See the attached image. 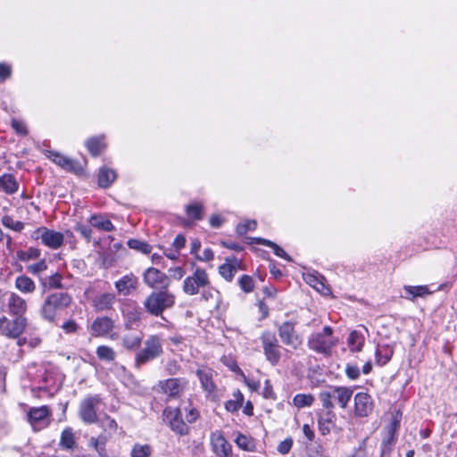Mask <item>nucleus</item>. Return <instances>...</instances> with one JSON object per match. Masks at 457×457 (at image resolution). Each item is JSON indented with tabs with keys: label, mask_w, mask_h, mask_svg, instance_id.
<instances>
[{
	"label": "nucleus",
	"mask_w": 457,
	"mask_h": 457,
	"mask_svg": "<svg viewBox=\"0 0 457 457\" xmlns=\"http://www.w3.org/2000/svg\"><path fill=\"white\" fill-rule=\"evenodd\" d=\"M268 246L273 249V252L277 256L283 258L288 262L292 261L291 257L284 251V249H282L279 245H278L274 242L271 241V244H269Z\"/></svg>",
	"instance_id": "57"
},
{
	"label": "nucleus",
	"mask_w": 457,
	"mask_h": 457,
	"mask_svg": "<svg viewBox=\"0 0 457 457\" xmlns=\"http://www.w3.org/2000/svg\"><path fill=\"white\" fill-rule=\"evenodd\" d=\"M152 453L153 449L150 445L137 443L131 449L130 457H150Z\"/></svg>",
	"instance_id": "40"
},
{
	"label": "nucleus",
	"mask_w": 457,
	"mask_h": 457,
	"mask_svg": "<svg viewBox=\"0 0 457 457\" xmlns=\"http://www.w3.org/2000/svg\"><path fill=\"white\" fill-rule=\"evenodd\" d=\"M403 290L405 293L403 297L411 301H414L417 297H423L429 294L427 286H404Z\"/></svg>",
	"instance_id": "32"
},
{
	"label": "nucleus",
	"mask_w": 457,
	"mask_h": 457,
	"mask_svg": "<svg viewBox=\"0 0 457 457\" xmlns=\"http://www.w3.org/2000/svg\"><path fill=\"white\" fill-rule=\"evenodd\" d=\"M116 179V172L107 167H102L98 173V185L103 188L109 187Z\"/></svg>",
	"instance_id": "28"
},
{
	"label": "nucleus",
	"mask_w": 457,
	"mask_h": 457,
	"mask_svg": "<svg viewBox=\"0 0 457 457\" xmlns=\"http://www.w3.org/2000/svg\"><path fill=\"white\" fill-rule=\"evenodd\" d=\"M304 280L307 284L324 295H328L331 293L330 288L325 284L324 278L319 274H306L304 276Z\"/></svg>",
	"instance_id": "25"
},
{
	"label": "nucleus",
	"mask_w": 457,
	"mask_h": 457,
	"mask_svg": "<svg viewBox=\"0 0 457 457\" xmlns=\"http://www.w3.org/2000/svg\"><path fill=\"white\" fill-rule=\"evenodd\" d=\"M73 303V296L67 291H53L44 297L39 309L42 320L56 324L57 318Z\"/></svg>",
	"instance_id": "1"
},
{
	"label": "nucleus",
	"mask_w": 457,
	"mask_h": 457,
	"mask_svg": "<svg viewBox=\"0 0 457 457\" xmlns=\"http://www.w3.org/2000/svg\"><path fill=\"white\" fill-rule=\"evenodd\" d=\"M243 401V394L239 390H237L233 394V399L226 402L225 408L229 412H235L242 406Z\"/></svg>",
	"instance_id": "39"
},
{
	"label": "nucleus",
	"mask_w": 457,
	"mask_h": 457,
	"mask_svg": "<svg viewBox=\"0 0 457 457\" xmlns=\"http://www.w3.org/2000/svg\"><path fill=\"white\" fill-rule=\"evenodd\" d=\"M241 268V262L236 257L227 258L226 262L219 267L220 275L227 281H232L237 271Z\"/></svg>",
	"instance_id": "20"
},
{
	"label": "nucleus",
	"mask_w": 457,
	"mask_h": 457,
	"mask_svg": "<svg viewBox=\"0 0 457 457\" xmlns=\"http://www.w3.org/2000/svg\"><path fill=\"white\" fill-rule=\"evenodd\" d=\"M209 286H211V281L206 270L202 268H196L191 276L184 279L183 292L188 295H195Z\"/></svg>",
	"instance_id": "5"
},
{
	"label": "nucleus",
	"mask_w": 457,
	"mask_h": 457,
	"mask_svg": "<svg viewBox=\"0 0 457 457\" xmlns=\"http://www.w3.org/2000/svg\"><path fill=\"white\" fill-rule=\"evenodd\" d=\"M109 438L110 436L105 433L100 434L96 437L92 436L88 441V445L97 452L99 457H109L105 448Z\"/></svg>",
	"instance_id": "26"
},
{
	"label": "nucleus",
	"mask_w": 457,
	"mask_h": 457,
	"mask_svg": "<svg viewBox=\"0 0 457 457\" xmlns=\"http://www.w3.org/2000/svg\"><path fill=\"white\" fill-rule=\"evenodd\" d=\"M15 287L24 294H31L36 290L35 282L26 275H21L16 278Z\"/></svg>",
	"instance_id": "33"
},
{
	"label": "nucleus",
	"mask_w": 457,
	"mask_h": 457,
	"mask_svg": "<svg viewBox=\"0 0 457 457\" xmlns=\"http://www.w3.org/2000/svg\"><path fill=\"white\" fill-rule=\"evenodd\" d=\"M128 246L131 249H134L137 252L143 253L145 254H148L152 251V246L145 241H141L138 239H129L128 241Z\"/></svg>",
	"instance_id": "43"
},
{
	"label": "nucleus",
	"mask_w": 457,
	"mask_h": 457,
	"mask_svg": "<svg viewBox=\"0 0 457 457\" xmlns=\"http://www.w3.org/2000/svg\"><path fill=\"white\" fill-rule=\"evenodd\" d=\"M64 242V237L61 232L46 228L45 235L42 236V244L53 250L60 248Z\"/></svg>",
	"instance_id": "21"
},
{
	"label": "nucleus",
	"mask_w": 457,
	"mask_h": 457,
	"mask_svg": "<svg viewBox=\"0 0 457 457\" xmlns=\"http://www.w3.org/2000/svg\"><path fill=\"white\" fill-rule=\"evenodd\" d=\"M39 377V382L43 384V386H40V389L46 390L49 383L53 380L51 372L44 370V372Z\"/></svg>",
	"instance_id": "61"
},
{
	"label": "nucleus",
	"mask_w": 457,
	"mask_h": 457,
	"mask_svg": "<svg viewBox=\"0 0 457 457\" xmlns=\"http://www.w3.org/2000/svg\"><path fill=\"white\" fill-rule=\"evenodd\" d=\"M313 401L314 397L311 394H297L293 399V403L297 408L311 406Z\"/></svg>",
	"instance_id": "44"
},
{
	"label": "nucleus",
	"mask_w": 457,
	"mask_h": 457,
	"mask_svg": "<svg viewBox=\"0 0 457 457\" xmlns=\"http://www.w3.org/2000/svg\"><path fill=\"white\" fill-rule=\"evenodd\" d=\"M196 375L201 382L203 389L208 393H212L215 389V385L212 381V377L210 371L204 370H197Z\"/></svg>",
	"instance_id": "35"
},
{
	"label": "nucleus",
	"mask_w": 457,
	"mask_h": 457,
	"mask_svg": "<svg viewBox=\"0 0 457 457\" xmlns=\"http://www.w3.org/2000/svg\"><path fill=\"white\" fill-rule=\"evenodd\" d=\"M6 301L11 314L23 316L27 310L26 301L15 293L7 294Z\"/></svg>",
	"instance_id": "19"
},
{
	"label": "nucleus",
	"mask_w": 457,
	"mask_h": 457,
	"mask_svg": "<svg viewBox=\"0 0 457 457\" xmlns=\"http://www.w3.org/2000/svg\"><path fill=\"white\" fill-rule=\"evenodd\" d=\"M12 67L6 63H0V80L4 81L11 77Z\"/></svg>",
	"instance_id": "59"
},
{
	"label": "nucleus",
	"mask_w": 457,
	"mask_h": 457,
	"mask_svg": "<svg viewBox=\"0 0 457 457\" xmlns=\"http://www.w3.org/2000/svg\"><path fill=\"white\" fill-rule=\"evenodd\" d=\"M262 345L266 360L273 366L277 365L281 358V346L274 332L264 331L261 336Z\"/></svg>",
	"instance_id": "7"
},
{
	"label": "nucleus",
	"mask_w": 457,
	"mask_h": 457,
	"mask_svg": "<svg viewBox=\"0 0 457 457\" xmlns=\"http://www.w3.org/2000/svg\"><path fill=\"white\" fill-rule=\"evenodd\" d=\"M62 275L59 272H55L54 274L49 276L41 283L44 292L47 290L63 289L64 287L62 284Z\"/></svg>",
	"instance_id": "31"
},
{
	"label": "nucleus",
	"mask_w": 457,
	"mask_h": 457,
	"mask_svg": "<svg viewBox=\"0 0 457 457\" xmlns=\"http://www.w3.org/2000/svg\"><path fill=\"white\" fill-rule=\"evenodd\" d=\"M332 396L342 409H345L353 396V390L347 386H331Z\"/></svg>",
	"instance_id": "22"
},
{
	"label": "nucleus",
	"mask_w": 457,
	"mask_h": 457,
	"mask_svg": "<svg viewBox=\"0 0 457 457\" xmlns=\"http://www.w3.org/2000/svg\"><path fill=\"white\" fill-rule=\"evenodd\" d=\"M353 413L357 418L369 417L374 411L375 403L367 392H359L354 395Z\"/></svg>",
	"instance_id": "11"
},
{
	"label": "nucleus",
	"mask_w": 457,
	"mask_h": 457,
	"mask_svg": "<svg viewBox=\"0 0 457 457\" xmlns=\"http://www.w3.org/2000/svg\"><path fill=\"white\" fill-rule=\"evenodd\" d=\"M137 285V278L133 273H129L115 282V288L120 295L126 296L130 295L132 291L136 290Z\"/></svg>",
	"instance_id": "17"
},
{
	"label": "nucleus",
	"mask_w": 457,
	"mask_h": 457,
	"mask_svg": "<svg viewBox=\"0 0 457 457\" xmlns=\"http://www.w3.org/2000/svg\"><path fill=\"white\" fill-rule=\"evenodd\" d=\"M114 328L113 320L109 317L96 318L90 327L91 335L95 337H104Z\"/></svg>",
	"instance_id": "16"
},
{
	"label": "nucleus",
	"mask_w": 457,
	"mask_h": 457,
	"mask_svg": "<svg viewBox=\"0 0 457 457\" xmlns=\"http://www.w3.org/2000/svg\"><path fill=\"white\" fill-rule=\"evenodd\" d=\"M51 159L52 161L57 164L58 166L62 167L63 170L74 173H80L82 172L83 169L79 163V162L70 159L59 153H51Z\"/></svg>",
	"instance_id": "18"
},
{
	"label": "nucleus",
	"mask_w": 457,
	"mask_h": 457,
	"mask_svg": "<svg viewBox=\"0 0 457 457\" xmlns=\"http://www.w3.org/2000/svg\"><path fill=\"white\" fill-rule=\"evenodd\" d=\"M88 221L91 227L102 231L111 232L115 229L112 222L102 214L92 215Z\"/></svg>",
	"instance_id": "27"
},
{
	"label": "nucleus",
	"mask_w": 457,
	"mask_h": 457,
	"mask_svg": "<svg viewBox=\"0 0 457 457\" xmlns=\"http://www.w3.org/2000/svg\"><path fill=\"white\" fill-rule=\"evenodd\" d=\"M27 326V320L23 316L16 317L10 320L4 317L3 335L11 338H17L23 333Z\"/></svg>",
	"instance_id": "13"
},
{
	"label": "nucleus",
	"mask_w": 457,
	"mask_h": 457,
	"mask_svg": "<svg viewBox=\"0 0 457 457\" xmlns=\"http://www.w3.org/2000/svg\"><path fill=\"white\" fill-rule=\"evenodd\" d=\"M333 417L334 416H328L326 419L320 418L319 420V429L322 435H327L330 432L328 423H331Z\"/></svg>",
	"instance_id": "55"
},
{
	"label": "nucleus",
	"mask_w": 457,
	"mask_h": 457,
	"mask_svg": "<svg viewBox=\"0 0 457 457\" xmlns=\"http://www.w3.org/2000/svg\"><path fill=\"white\" fill-rule=\"evenodd\" d=\"M97 357L105 361H113L116 357L114 350L107 345H100L96 348V352Z\"/></svg>",
	"instance_id": "42"
},
{
	"label": "nucleus",
	"mask_w": 457,
	"mask_h": 457,
	"mask_svg": "<svg viewBox=\"0 0 457 457\" xmlns=\"http://www.w3.org/2000/svg\"><path fill=\"white\" fill-rule=\"evenodd\" d=\"M141 319V312L137 309L128 311L126 312V327L129 329L137 325Z\"/></svg>",
	"instance_id": "47"
},
{
	"label": "nucleus",
	"mask_w": 457,
	"mask_h": 457,
	"mask_svg": "<svg viewBox=\"0 0 457 457\" xmlns=\"http://www.w3.org/2000/svg\"><path fill=\"white\" fill-rule=\"evenodd\" d=\"M296 321H285L278 326V336L282 343L293 349H297L303 344L302 337L295 330Z\"/></svg>",
	"instance_id": "9"
},
{
	"label": "nucleus",
	"mask_w": 457,
	"mask_h": 457,
	"mask_svg": "<svg viewBox=\"0 0 457 457\" xmlns=\"http://www.w3.org/2000/svg\"><path fill=\"white\" fill-rule=\"evenodd\" d=\"M143 280L149 287L160 290L168 289L170 284V279L165 273L153 267L145 270Z\"/></svg>",
	"instance_id": "10"
},
{
	"label": "nucleus",
	"mask_w": 457,
	"mask_h": 457,
	"mask_svg": "<svg viewBox=\"0 0 457 457\" xmlns=\"http://www.w3.org/2000/svg\"><path fill=\"white\" fill-rule=\"evenodd\" d=\"M293 445L292 438H286L282 442H280L278 445V452L281 454H287L290 452Z\"/></svg>",
	"instance_id": "56"
},
{
	"label": "nucleus",
	"mask_w": 457,
	"mask_h": 457,
	"mask_svg": "<svg viewBox=\"0 0 457 457\" xmlns=\"http://www.w3.org/2000/svg\"><path fill=\"white\" fill-rule=\"evenodd\" d=\"M17 259L21 262H29L40 257L41 251L38 248L29 247L28 250H20L16 253Z\"/></svg>",
	"instance_id": "41"
},
{
	"label": "nucleus",
	"mask_w": 457,
	"mask_h": 457,
	"mask_svg": "<svg viewBox=\"0 0 457 457\" xmlns=\"http://www.w3.org/2000/svg\"><path fill=\"white\" fill-rule=\"evenodd\" d=\"M2 224L14 231L21 232L24 228V223L21 221H15L9 215H4L2 217Z\"/></svg>",
	"instance_id": "48"
},
{
	"label": "nucleus",
	"mask_w": 457,
	"mask_h": 457,
	"mask_svg": "<svg viewBox=\"0 0 457 457\" xmlns=\"http://www.w3.org/2000/svg\"><path fill=\"white\" fill-rule=\"evenodd\" d=\"M345 373L350 379H357L360 376L359 367L357 365H347Z\"/></svg>",
	"instance_id": "58"
},
{
	"label": "nucleus",
	"mask_w": 457,
	"mask_h": 457,
	"mask_svg": "<svg viewBox=\"0 0 457 457\" xmlns=\"http://www.w3.org/2000/svg\"><path fill=\"white\" fill-rule=\"evenodd\" d=\"M204 205L201 203H193L186 206V212L192 220L203 219Z\"/></svg>",
	"instance_id": "37"
},
{
	"label": "nucleus",
	"mask_w": 457,
	"mask_h": 457,
	"mask_svg": "<svg viewBox=\"0 0 457 457\" xmlns=\"http://www.w3.org/2000/svg\"><path fill=\"white\" fill-rule=\"evenodd\" d=\"M184 409L187 411L186 419L188 423L195 422L200 417V413L195 408H190L188 411L186 407Z\"/></svg>",
	"instance_id": "60"
},
{
	"label": "nucleus",
	"mask_w": 457,
	"mask_h": 457,
	"mask_svg": "<svg viewBox=\"0 0 457 457\" xmlns=\"http://www.w3.org/2000/svg\"><path fill=\"white\" fill-rule=\"evenodd\" d=\"M50 416V411L47 406L31 408L28 413V419L34 429H40L44 426H47V420Z\"/></svg>",
	"instance_id": "15"
},
{
	"label": "nucleus",
	"mask_w": 457,
	"mask_h": 457,
	"mask_svg": "<svg viewBox=\"0 0 457 457\" xmlns=\"http://www.w3.org/2000/svg\"><path fill=\"white\" fill-rule=\"evenodd\" d=\"M162 416L164 421L175 434L180 436L189 434L190 428L182 418L181 408L168 406L163 410Z\"/></svg>",
	"instance_id": "6"
},
{
	"label": "nucleus",
	"mask_w": 457,
	"mask_h": 457,
	"mask_svg": "<svg viewBox=\"0 0 457 457\" xmlns=\"http://www.w3.org/2000/svg\"><path fill=\"white\" fill-rule=\"evenodd\" d=\"M61 328L66 332V333H75L78 329V325L73 320H70L65 321Z\"/></svg>",
	"instance_id": "64"
},
{
	"label": "nucleus",
	"mask_w": 457,
	"mask_h": 457,
	"mask_svg": "<svg viewBox=\"0 0 457 457\" xmlns=\"http://www.w3.org/2000/svg\"><path fill=\"white\" fill-rule=\"evenodd\" d=\"M102 427L105 431L115 432L118 428V424L115 420L112 419L108 415H104L101 420Z\"/></svg>",
	"instance_id": "53"
},
{
	"label": "nucleus",
	"mask_w": 457,
	"mask_h": 457,
	"mask_svg": "<svg viewBox=\"0 0 457 457\" xmlns=\"http://www.w3.org/2000/svg\"><path fill=\"white\" fill-rule=\"evenodd\" d=\"M393 353L394 351L389 345H379L375 353L377 364L379 366L386 364L391 360Z\"/></svg>",
	"instance_id": "34"
},
{
	"label": "nucleus",
	"mask_w": 457,
	"mask_h": 457,
	"mask_svg": "<svg viewBox=\"0 0 457 457\" xmlns=\"http://www.w3.org/2000/svg\"><path fill=\"white\" fill-rule=\"evenodd\" d=\"M74 229L79 232L85 239L87 242H90L91 241V237H92V229L89 226L87 225H84V224H81V223H78Z\"/></svg>",
	"instance_id": "54"
},
{
	"label": "nucleus",
	"mask_w": 457,
	"mask_h": 457,
	"mask_svg": "<svg viewBox=\"0 0 457 457\" xmlns=\"http://www.w3.org/2000/svg\"><path fill=\"white\" fill-rule=\"evenodd\" d=\"M337 343V340L333 337V328L330 326H325L322 331L310 335L307 345L317 353L330 356L332 348L336 346Z\"/></svg>",
	"instance_id": "2"
},
{
	"label": "nucleus",
	"mask_w": 457,
	"mask_h": 457,
	"mask_svg": "<svg viewBox=\"0 0 457 457\" xmlns=\"http://www.w3.org/2000/svg\"><path fill=\"white\" fill-rule=\"evenodd\" d=\"M12 127L18 134L27 135L28 133L25 124L20 120H13L12 121Z\"/></svg>",
	"instance_id": "63"
},
{
	"label": "nucleus",
	"mask_w": 457,
	"mask_h": 457,
	"mask_svg": "<svg viewBox=\"0 0 457 457\" xmlns=\"http://www.w3.org/2000/svg\"><path fill=\"white\" fill-rule=\"evenodd\" d=\"M47 269V264L45 259H41L37 263L30 264L27 267L29 273L33 275H39L41 272Z\"/></svg>",
	"instance_id": "51"
},
{
	"label": "nucleus",
	"mask_w": 457,
	"mask_h": 457,
	"mask_svg": "<svg viewBox=\"0 0 457 457\" xmlns=\"http://www.w3.org/2000/svg\"><path fill=\"white\" fill-rule=\"evenodd\" d=\"M180 366L175 360H170L166 364V370L170 375H175L179 371Z\"/></svg>",
	"instance_id": "62"
},
{
	"label": "nucleus",
	"mask_w": 457,
	"mask_h": 457,
	"mask_svg": "<svg viewBox=\"0 0 457 457\" xmlns=\"http://www.w3.org/2000/svg\"><path fill=\"white\" fill-rule=\"evenodd\" d=\"M238 284L241 287V289L245 292V293H250L253 290L254 288V282H253V279L251 276H248V275H243L239 280H238Z\"/></svg>",
	"instance_id": "50"
},
{
	"label": "nucleus",
	"mask_w": 457,
	"mask_h": 457,
	"mask_svg": "<svg viewBox=\"0 0 457 457\" xmlns=\"http://www.w3.org/2000/svg\"><path fill=\"white\" fill-rule=\"evenodd\" d=\"M235 443L238 448L246 452H255L256 451V441L250 436L238 433L237 437L235 438Z\"/></svg>",
	"instance_id": "30"
},
{
	"label": "nucleus",
	"mask_w": 457,
	"mask_h": 457,
	"mask_svg": "<svg viewBox=\"0 0 457 457\" xmlns=\"http://www.w3.org/2000/svg\"><path fill=\"white\" fill-rule=\"evenodd\" d=\"M102 403V398L98 395H88L85 397L79 404V414L83 422L93 424L97 422L98 418L96 411Z\"/></svg>",
	"instance_id": "8"
},
{
	"label": "nucleus",
	"mask_w": 457,
	"mask_h": 457,
	"mask_svg": "<svg viewBox=\"0 0 457 457\" xmlns=\"http://www.w3.org/2000/svg\"><path fill=\"white\" fill-rule=\"evenodd\" d=\"M175 303V295L167 289L150 294L144 302L145 310L154 316H160Z\"/></svg>",
	"instance_id": "4"
},
{
	"label": "nucleus",
	"mask_w": 457,
	"mask_h": 457,
	"mask_svg": "<svg viewBox=\"0 0 457 457\" xmlns=\"http://www.w3.org/2000/svg\"><path fill=\"white\" fill-rule=\"evenodd\" d=\"M320 401L322 403V406L328 410L327 415L328 416H334V414H332V412H331V410L334 407V404H333V402H332L333 396H332L331 389L328 390V391H322V392H320Z\"/></svg>",
	"instance_id": "46"
},
{
	"label": "nucleus",
	"mask_w": 457,
	"mask_h": 457,
	"mask_svg": "<svg viewBox=\"0 0 457 457\" xmlns=\"http://www.w3.org/2000/svg\"><path fill=\"white\" fill-rule=\"evenodd\" d=\"M102 137H94L86 141V147L93 156H98L104 149Z\"/></svg>",
	"instance_id": "36"
},
{
	"label": "nucleus",
	"mask_w": 457,
	"mask_h": 457,
	"mask_svg": "<svg viewBox=\"0 0 457 457\" xmlns=\"http://www.w3.org/2000/svg\"><path fill=\"white\" fill-rule=\"evenodd\" d=\"M212 451L217 457H233L232 445L225 438L223 432L215 430L210 435Z\"/></svg>",
	"instance_id": "12"
},
{
	"label": "nucleus",
	"mask_w": 457,
	"mask_h": 457,
	"mask_svg": "<svg viewBox=\"0 0 457 457\" xmlns=\"http://www.w3.org/2000/svg\"><path fill=\"white\" fill-rule=\"evenodd\" d=\"M348 345L353 352H361L364 344L363 337L353 330L350 333L348 337Z\"/></svg>",
	"instance_id": "38"
},
{
	"label": "nucleus",
	"mask_w": 457,
	"mask_h": 457,
	"mask_svg": "<svg viewBox=\"0 0 457 457\" xmlns=\"http://www.w3.org/2000/svg\"><path fill=\"white\" fill-rule=\"evenodd\" d=\"M60 446L66 451H72L76 446V440L71 428H66L62 430L60 437Z\"/></svg>",
	"instance_id": "29"
},
{
	"label": "nucleus",
	"mask_w": 457,
	"mask_h": 457,
	"mask_svg": "<svg viewBox=\"0 0 457 457\" xmlns=\"http://www.w3.org/2000/svg\"><path fill=\"white\" fill-rule=\"evenodd\" d=\"M257 227V223L254 220H247L245 223L238 224L236 231L238 235L243 236L247 231L254 230Z\"/></svg>",
	"instance_id": "52"
},
{
	"label": "nucleus",
	"mask_w": 457,
	"mask_h": 457,
	"mask_svg": "<svg viewBox=\"0 0 457 457\" xmlns=\"http://www.w3.org/2000/svg\"><path fill=\"white\" fill-rule=\"evenodd\" d=\"M396 437L395 433L390 432L386 430V433L382 440L381 444V451L382 453H389L393 445L395 444Z\"/></svg>",
	"instance_id": "45"
},
{
	"label": "nucleus",
	"mask_w": 457,
	"mask_h": 457,
	"mask_svg": "<svg viewBox=\"0 0 457 457\" xmlns=\"http://www.w3.org/2000/svg\"><path fill=\"white\" fill-rule=\"evenodd\" d=\"M188 382L182 378H169L159 382L162 392L169 397H177L186 388Z\"/></svg>",
	"instance_id": "14"
},
{
	"label": "nucleus",
	"mask_w": 457,
	"mask_h": 457,
	"mask_svg": "<svg viewBox=\"0 0 457 457\" xmlns=\"http://www.w3.org/2000/svg\"><path fill=\"white\" fill-rule=\"evenodd\" d=\"M19 190V183L14 175L4 173L0 176V192L6 195H13Z\"/></svg>",
	"instance_id": "24"
},
{
	"label": "nucleus",
	"mask_w": 457,
	"mask_h": 457,
	"mask_svg": "<svg viewBox=\"0 0 457 457\" xmlns=\"http://www.w3.org/2000/svg\"><path fill=\"white\" fill-rule=\"evenodd\" d=\"M123 345L129 350L137 349L142 342V337L139 336H127L122 339Z\"/></svg>",
	"instance_id": "49"
},
{
	"label": "nucleus",
	"mask_w": 457,
	"mask_h": 457,
	"mask_svg": "<svg viewBox=\"0 0 457 457\" xmlns=\"http://www.w3.org/2000/svg\"><path fill=\"white\" fill-rule=\"evenodd\" d=\"M115 300V295L112 293L101 294L93 299V307L97 312L108 311L112 308Z\"/></svg>",
	"instance_id": "23"
},
{
	"label": "nucleus",
	"mask_w": 457,
	"mask_h": 457,
	"mask_svg": "<svg viewBox=\"0 0 457 457\" xmlns=\"http://www.w3.org/2000/svg\"><path fill=\"white\" fill-rule=\"evenodd\" d=\"M163 353L162 338L158 335H152L144 343V347L135 356V366H141L159 358Z\"/></svg>",
	"instance_id": "3"
}]
</instances>
